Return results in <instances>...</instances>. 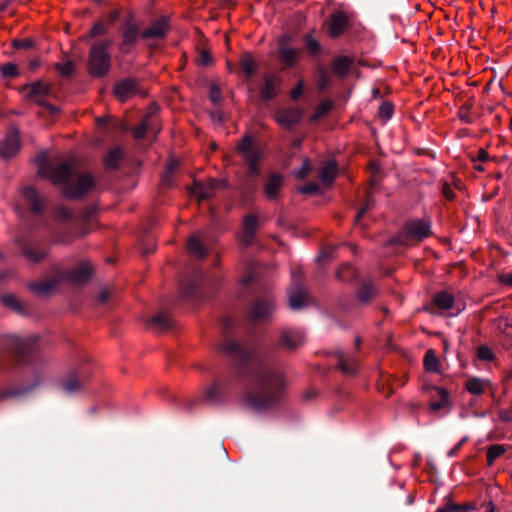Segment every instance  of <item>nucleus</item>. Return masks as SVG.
<instances>
[{
	"label": "nucleus",
	"instance_id": "obj_55",
	"mask_svg": "<svg viewBox=\"0 0 512 512\" xmlns=\"http://www.w3.org/2000/svg\"><path fill=\"white\" fill-rule=\"evenodd\" d=\"M304 83L299 81L297 85L291 90L290 96L292 99L299 98L303 93Z\"/></svg>",
	"mask_w": 512,
	"mask_h": 512
},
{
	"label": "nucleus",
	"instance_id": "obj_20",
	"mask_svg": "<svg viewBox=\"0 0 512 512\" xmlns=\"http://www.w3.org/2000/svg\"><path fill=\"white\" fill-rule=\"evenodd\" d=\"M280 84L279 77L275 75H267L264 77V84L261 89V95L264 99H271L277 94V89Z\"/></svg>",
	"mask_w": 512,
	"mask_h": 512
},
{
	"label": "nucleus",
	"instance_id": "obj_31",
	"mask_svg": "<svg viewBox=\"0 0 512 512\" xmlns=\"http://www.w3.org/2000/svg\"><path fill=\"white\" fill-rule=\"evenodd\" d=\"M338 367L346 374H354L357 371L358 364L354 359H350L343 353H340Z\"/></svg>",
	"mask_w": 512,
	"mask_h": 512
},
{
	"label": "nucleus",
	"instance_id": "obj_25",
	"mask_svg": "<svg viewBox=\"0 0 512 512\" xmlns=\"http://www.w3.org/2000/svg\"><path fill=\"white\" fill-rule=\"evenodd\" d=\"M433 305L441 310H449L454 305V298L446 291H441L433 297Z\"/></svg>",
	"mask_w": 512,
	"mask_h": 512
},
{
	"label": "nucleus",
	"instance_id": "obj_14",
	"mask_svg": "<svg viewBox=\"0 0 512 512\" xmlns=\"http://www.w3.org/2000/svg\"><path fill=\"white\" fill-rule=\"evenodd\" d=\"M348 23V18L344 12H336L330 16L328 28L329 33L333 37H337L342 34Z\"/></svg>",
	"mask_w": 512,
	"mask_h": 512
},
{
	"label": "nucleus",
	"instance_id": "obj_54",
	"mask_svg": "<svg viewBox=\"0 0 512 512\" xmlns=\"http://www.w3.org/2000/svg\"><path fill=\"white\" fill-rule=\"evenodd\" d=\"M57 67H58L60 74L63 76L70 75L73 70V64H72V62H69V61L65 62L63 64H59Z\"/></svg>",
	"mask_w": 512,
	"mask_h": 512
},
{
	"label": "nucleus",
	"instance_id": "obj_9",
	"mask_svg": "<svg viewBox=\"0 0 512 512\" xmlns=\"http://www.w3.org/2000/svg\"><path fill=\"white\" fill-rule=\"evenodd\" d=\"M404 234L407 238L420 241L431 234V225L425 220H412L404 228Z\"/></svg>",
	"mask_w": 512,
	"mask_h": 512
},
{
	"label": "nucleus",
	"instance_id": "obj_50",
	"mask_svg": "<svg viewBox=\"0 0 512 512\" xmlns=\"http://www.w3.org/2000/svg\"><path fill=\"white\" fill-rule=\"evenodd\" d=\"M477 356L481 360L490 361L493 359V352L487 346H480L477 350Z\"/></svg>",
	"mask_w": 512,
	"mask_h": 512
},
{
	"label": "nucleus",
	"instance_id": "obj_49",
	"mask_svg": "<svg viewBox=\"0 0 512 512\" xmlns=\"http://www.w3.org/2000/svg\"><path fill=\"white\" fill-rule=\"evenodd\" d=\"M453 512H467L470 510H477L478 505L476 503L469 504H450Z\"/></svg>",
	"mask_w": 512,
	"mask_h": 512
},
{
	"label": "nucleus",
	"instance_id": "obj_8",
	"mask_svg": "<svg viewBox=\"0 0 512 512\" xmlns=\"http://www.w3.org/2000/svg\"><path fill=\"white\" fill-rule=\"evenodd\" d=\"M20 149L19 131L11 128L5 138L0 142V156L2 158L13 157Z\"/></svg>",
	"mask_w": 512,
	"mask_h": 512
},
{
	"label": "nucleus",
	"instance_id": "obj_47",
	"mask_svg": "<svg viewBox=\"0 0 512 512\" xmlns=\"http://www.w3.org/2000/svg\"><path fill=\"white\" fill-rule=\"evenodd\" d=\"M378 114L383 119H389L393 114V105L389 102H384L379 107Z\"/></svg>",
	"mask_w": 512,
	"mask_h": 512
},
{
	"label": "nucleus",
	"instance_id": "obj_7",
	"mask_svg": "<svg viewBox=\"0 0 512 512\" xmlns=\"http://www.w3.org/2000/svg\"><path fill=\"white\" fill-rule=\"evenodd\" d=\"M279 59L286 67H293L301 58L299 48L290 45V36L282 35L279 38Z\"/></svg>",
	"mask_w": 512,
	"mask_h": 512
},
{
	"label": "nucleus",
	"instance_id": "obj_28",
	"mask_svg": "<svg viewBox=\"0 0 512 512\" xmlns=\"http://www.w3.org/2000/svg\"><path fill=\"white\" fill-rule=\"evenodd\" d=\"M0 301L5 307H8L18 313L24 312V307H23L22 302L18 299L17 296H15L13 294L2 295L0 297Z\"/></svg>",
	"mask_w": 512,
	"mask_h": 512
},
{
	"label": "nucleus",
	"instance_id": "obj_19",
	"mask_svg": "<svg viewBox=\"0 0 512 512\" xmlns=\"http://www.w3.org/2000/svg\"><path fill=\"white\" fill-rule=\"evenodd\" d=\"M423 364L426 374L442 375L441 363L432 349L426 351Z\"/></svg>",
	"mask_w": 512,
	"mask_h": 512
},
{
	"label": "nucleus",
	"instance_id": "obj_13",
	"mask_svg": "<svg viewBox=\"0 0 512 512\" xmlns=\"http://www.w3.org/2000/svg\"><path fill=\"white\" fill-rule=\"evenodd\" d=\"M302 112L298 109H280L275 113V120L283 127H290L301 119Z\"/></svg>",
	"mask_w": 512,
	"mask_h": 512
},
{
	"label": "nucleus",
	"instance_id": "obj_38",
	"mask_svg": "<svg viewBox=\"0 0 512 512\" xmlns=\"http://www.w3.org/2000/svg\"><path fill=\"white\" fill-rule=\"evenodd\" d=\"M139 35L138 29L135 25L129 24L123 31V45L133 44Z\"/></svg>",
	"mask_w": 512,
	"mask_h": 512
},
{
	"label": "nucleus",
	"instance_id": "obj_12",
	"mask_svg": "<svg viewBox=\"0 0 512 512\" xmlns=\"http://www.w3.org/2000/svg\"><path fill=\"white\" fill-rule=\"evenodd\" d=\"M274 309L271 298L259 299L251 307L250 315L253 319H263L269 316Z\"/></svg>",
	"mask_w": 512,
	"mask_h": 512
},
{
	"label": "nucleus",
	"instance_id": "obj_34",
	"mask_svg": "<svg viewBox=\"0 0 512 512\" xmlns=\"http://www.w3.org/2000/svg\"><path fill=\"white\" fill-rule=\"evenodd\" d=\"M375 295L376 289L370 282H364L358 291V299L362 303L369 302Z\"/></svg>",
	"mask_w": 512,
	"mask_h": 512
},
{
	"label": "nucleus",
	"instance_id": "obj_21",
	"mask_svg": "<svg viewBox=\"0 0 512 512\" xmlns=\"http://www.w3.org/2000/svg\"><path fill=\"white\" fill-rule=\"evenodd\" d=\"M289 305L292 309H300L308 302V295L301 287H296L289 291Z\"/></svg>",
	"mask_w": 512,
	"mask_h": 512
},
{
	"label": "nucleus",
	"instance_id": "obj_39",
	"mask_svg": "<svg viewBox=\"0 0 512 512\" xmlns=\"http://www.w3.org/2000/svg\"><path fill=\"white\" fill-rule=\"evenodd\" d=\"M305 48L311 56H316L321 50L319 42L311 35L307 34L304 37Z\"/></svg>",
	"mask_w": 512,
	"mask_h": 512
},
{
	"label": "nucleus",
	"instance_id": "obj_58",
	"mask_svg": "<svg viewBox=\"0 0 512 512\" xmlns=\"http://www.w3.org/2000/svg\"><path fill=\"white\" fill-rule=\"evenodd\" d=\"M56 216L60 220H65V219H70L71 214H70L69 210H67L66 208L60 207L56 211Z\"/></svg>",
	"mask_w": 512,
	"mask_h": 512
},
{
	"label": "nucleus",
	"instance_id": "obj_30",
	"mask_svg": "<svg viewBox=\"0 0 512 512\" xmlns=\"http://www.w3.org/2000/svg\"><path fill=\"white\" fill-rule=\"evenodd\" d=\"M350 67V60L346 56H338L332 63L334 73L343 77L347 74Z\"/></svg>",
	"mask_w": 512,
	"mask_h": 512
},
{
	"label": "nucleus",
	"instance_id": "obj_35",
	"mask_svg": "<svg viewBox=\"0 0 512 512\" xmlns=\"http://www.w3.org/2000/svg\"><path fill=\"white\" fill-rule=\"evenodd\" d=\"M487 382L483 379L473 377L466 382V389L474 395H480L484 392Z\"/></svg>",
	"mask_w": 512,
	"mask_h": 512
},
{
	"label": "nucleus",
	"instance_id": "obj_48",
	"mask_svg": "<svg viewBox=\"0 0 512 512\" xmlns=\"http://www.w3.org/2000/svg\"><path fill=\"white\" fill-rule=\"evenodd\" d=\"M1 73L4 77H15L18 74V68L13 63H7L1 66Z\"/></svg>",
	"mask_w": 512,
	"mask_h": 512
},
{
	"label": "nucleus",
	"instance_id": "obj_43",
	"mask_svg": "<svg viewBox=\"0 0 512 512\" xmlns=\"http://www.w3.org/2000/svg\"><path fill=\"white\" fill-rule=\"evenodd\" d=\"M318 74L319 77L317 80V87L319 90H324L328 87L330 83L329 75L327 74L325 68L322 66L318 68Z\"/></svg>",
	"mask_w": 512,
	"mask_h": 512
},
{
	"label": "nucleus",
	"instance_id": "obj_18",
	"mask_svg": "<svg viewBox=\"0 0 512 512\" xmlns=\"http://www.w3.org/2000/svg\"><path fill=\"white\" fill-rule=\"evenodd\" d=\"M84 234V232H82ZM81 233L74 230L71 224H67L58 228L57 233L53 237V241L59 244H68L76 239Z\"/></svg>",
	"mask_w": 512,
	"mask_h": 512
},
{
	"label": "nucleus",
	"instance_id": "obj_5",
	"mask_svg": "<svg viewBox=\"0 0 512 512\" xmlns=\"http://www.w3.org/2000/svg\"><path fill=\"white\" fill-rule=\"evenodd\" d=\"M434 379L425 375L423 377L422 390L429 397V408L433 412L449 411L451 408L449 392L446 388L432 384Z\"/></svg>",
	"mask_w": 512,
	"mask_h": 512
},
{
	"label": "nucleus",
	"instance_id": "obj_63",
	"mask_svg": "<svg viewBox=\"0 0 512 512\" xmlns=\"http://www.w3.org/2000/svg\"><path fill=\"white\" fill-rule=\"evenodd\" d=\"M466 441H467V438H466V437H465V438H463V439H462V440H461V441H460V442H459L455 447H453V448L449 451L448 455H449V456H454V455L457 453V451L460 449V447H461V446H462Z\"/></svg>",
	"mask_w": 512,
	"mask_h": 512
},
{
	"label": "nucleus",
	"instance_id": "obj_52",
	"mask_svg": "<svg viewBox=\"0 0 512 512\" xmlns=\"http://www.w3.org/2000/svg\"><path fill=\"white\" fill-rule=\"evenodd\" d=\"M146 131H147V123H146V121H144L133 129L132 134H133L134 138L140 139L145 136Z\"/></svg>",
	"mask_w": 512,
	"mask_h": 512
},
{
	"label": "nucleus",
	"instance_id": "obj_36",
	"mask_svg": "<svg viewBox=\"0 0 512 512\" xmlns=\"http://www.w3.org/2000/svg\"><path fill=\"white\" fill-rule=\"evenodd\" d=\"M240 67L247 76L252 75L256 69L254 57L249 53L243 54L240 59Z\"/></svg>",
	"mask_w": 512,
	"mask_h": 512
},
{
	"label": "nucleus",
	"instance_id": "obj_16",
	"mask_svg": "<svg viewBox=\"0 0 512 512\" xmlns=\"http://www.w3.org/2000/svg\"><path fill=\"white\" fill-rule=\"evenodd\" d=\"M257 227L258 222L256 216L248 215L244 218L241 241L245 245H250L253 242Z\"/></svg>",
	"mask_w": 512,
	"mask_h": 512
},
{
	"label": "nucleus",
	"instance_id": "obj_22",
	"mask_svg": "<svg viewBox=\"0 0 512 512\" xmlns=\"http://www.w3.org/2000/svg\"><path fill=\"white\" fill-rule=\"evenodd\" d=\"M283 178L279 174H271L264 187V193L269 199L277 197L282 187Z\"/></svg>",
	"mask_w": 512,
	"mask_h": 512
},
{
	"label": "nucleus",
	"instance_id": "obj_57",
	"mask_svg": "<svg viewBox=\"0 0 512 512\" xmlns=\"http://www.w3.org/2000/svg\"><path fill=\"white\" fill-rule=\"evenodd\" d=\"M318 191L317 184L310 183L299 188V192L303 194H313Z\"/></svg>",
	"mask_w": 512,
	"mask_h": 512
},
{
	"label": "nucleus",
	"instance_id": "obj_4",
	"mask_svg": "<svg viewBox=\"0 0 512 512\" xmlns=\"http://www.w3.org/2000/svg\"><path fill=\"white\" fill-rule=\"evenodd\" d=\"M110 44V41H100L91 47L88 68L93 76L102 77L109 71L110 54L108 48Z\"/></svg>",
	"mask_w": 512,
	"mask_h": 512
},
{
	"label": "nucleus",
	"instance_id": "obj_1",
	"mask_svg": "<svg viewBox=\"0 0 512 512\" xmlns=\"http://www.w3.org/2000/svg\"><path fill=\"white\" fill-rule=\"evenodd\" d=\"M221 351L241 364L247 365L249 388L243 397V405L256 412L274 407L285 395L286 381L283 373L254 363V351L226 339Z\"/></svg>",
	"mask_w": 512,
	"mask_h": 512
},
{
	"label": "nucleus",
	"instance_id": "obj_37",
	"mask_svg": "<svg viewBox=\"0 0 512 512\" xmlns=\"http://www.w3.org/2000/svg\"><path fill=\"white\" fill-rule=\"evenodd\" d=\"M223 387L218 383L211 384L205 392V400L211 403L218 402L222 393Z\"/></svg>",
	"mask_w": 512,
	"mask_h": 512
},
{
	"label": "nucleus",
	"instance_id": "obj_2",
	"mask_svg": "<svg viewBox=\"0 0 512 512\" xmlns=\"http://www.w3.org/2000/svg\"><path fill=\"white\" fill-rule=\"evenodd\" d=\"M38 173L54 184H64L63 193L68 198H80L94 186L92 176L78 171L74 160L51 167L46 160L40 159Z\"/></svg>",
	"mask_w": 512,
	"mask_h": 512
},
{
	"label": "nucleus",
	"instance_id": "obj_23",
	"mask_svg": "<svg viewBox=\"0 0 512 512\" xmlns=\"http://www.w3.org/2000/svg\"><path fill=\"white\" fill-rule=\"evenodd\" d=\"M22 195L30 203L33 212L39 213L42 211L43 203L33 187L27 186L23 188Z\"/></svg>",
	"mask_w": 512,
	"mask_h": 512
},
{
	"label": "nucleus",
	"instance_id": "obj_53",
	"mask_svg": "<svg viewBox=\"0 0 512 512\" xmlns=\"http://www.w3.org/2000/svg\"><path fill=\"white\" fill-rule=\"evenodd\" d=\"M209 98L214 104H216L220 101L221 92H220V89L216 85L210 86Z\"/></svg>",
	"mask_w": 512,
	"mask_h": 512
},
{
	"label": "nucleus",
	"instance_id": "obj_62",
	"mask_svg": "<svg viewBox=\"0 0 512 512\" xmlns=\"http://www.w3.org/2000/svg\"><path fill=\"white\" fill-rule=\"evenodd\" d=\"M370 205H371V204H370V200H368V201H367V203L365 204V206H364V207H362V208L358 211V213H357V215H356V218H355V221H356V222H359V221H360L361 217H362V216L364 215V213L368 210V208L370 207Z\"/></svg>",
	"mask_w": 512,
	"mask_h": 512
},
{
	"label": "nucleus",
	"instance_id": "obj_10",
	"mask_svg": "<svg viewBox=\"0 0 512 512\" xmlns=\"http://www.w3.org/2000/svg\"><path fill=\"white\" fill-rule=\"evenodd\" d=\"M169 30L168 18L162 16L156 19L147 29H145L141 36L144 39L162 38Z\"/></svg>",
	"mask_w": 512,
	"mask_h": 512
},
{
	"label": "nucleus",
	"instance_id": "obj_29",
	"mask_svg": "<svg viewBox=\"0 0 512 512\" xmlns=\"http://www.w3.org/2000/svg\"><path fill=\"white\" fill-rule=\"evenodd\" d=\"M337 173V166L334 161H328L323 167L320 169V178L324 183H331Z\"/></svg>",
	"mask_w": 512,
	"mask_h": 512
},
{
	"label": "nucleus",
	"instance_id": "obj_33",
	"mask_svg": "<svg viewBox=\"0 0 512 512\" xmlns=\"http://www.w3.org/2000/svg\"><path fill=\"white\" fill-rule=\"evenodd\" d=\"M171 324H172L171 318L166 313H159V314L153 316L149 321L150 326H154L160 330L168 329Z\"/></svg>",
	"mask_w": 512,
	"mask_h": 512
},
{
	"label": "nucleus",
	"instance_id": "obj_45",
	"mask_svg": "<svg viewBox=\"0 0 512 512\" xmlns=\"http://www.w3.org/2000/svg\"><path fill=\"white\" fill-rule=\"evenodd\" d=\"M335 247L327 246L323 248L319 256L317 257V261L319 263H325L330 261L334 257Z\"/></svg>",
	"mask_w": 512,
	"mask_h": 512
},
{
	"label": "nucleus",
	"instance_id": "obj_24",
	"mask_svg": "<svg viewBox=\"0 0 512 512\" xmlns=\"http://www.w3.org/2000/svg\"><path fill=\"white\" fill-rule=\"evenodd\" d=\"M31 338L23 339L15 335H10L7 337V344L13 349L17 354H25L29 351V346L32 343Z\"/></svg>",
	"mask_w": 512,
	"mask_h": 512
},
{
	"label": "nucleus",
	"instance_id": "obj_60",
	"mask_svg": "<svg viewBox=\"0 0 512 512\" xmlns=\"http://www.w3.org/2000/svg\"><path fill=\"white\" fill-rule=\"evenodd\" d=\"M211 55L208 51H202L199 55V62L203 65H208L211 63Z\"/></svg>",
	"mask_w": 512,
	"mask_h": 512
},
{
	"label": "nucleus",
	"instance_id": "obj_26",
	"mask_svg": "<svg viewBox=\"0 0 512 512\" xmlns=\"http://www.w3.org/2000/svg\"><path fill=\"white\" fill-rule=\"evenodd\" d=\"M187 250L189 254L196 258H204L207 254L205 248L196 235H193L188 239Z\"/></svg>",
	"mask_w": 512,
	"mask_h": 512
},
{
	"label": "nucleus",
	"instance_id": "obj_32",
	"mask_svg": "<svg viewBox=\"0 0 512 512\" xmlns=\"http://www.w3.org/2000/svg\"><path fill=\"white\" fill-rule=\"evenodd\" d=\"M507 451V447L503 444H494L487 448V464L492 466L495 460L501 457Z\"/></svg>",
	"mask_w": 512,
	"mask_h": 512
},
{
	"label": "nucleus",
	"instance_id": "obj_42",
	"mask_svg": "<svg viewBox=\"0 0 512 512\" xmlns=\"http://www.w3.org/2000/svg\"><path fill=\"white\" fill-rule=\"evenodd\" d=\"M82 385L76 377H70L62 383V388L67 393H74L81 389Z\"/></svg>",
	"mask_w": 512,
	"mask_h": 512
},
{
	"label": "nucleus",
	"instance_id": "obj_11",
	"mask_svg": "<svg viewBox=\"0 0 512 512\" xmlns=\"http://www.w3.org/2000/svg\"><path fill=\"white\" fill-rule=\"evenodd\" d=\"M305 334L298 329L284 330L281 334L280 344L283 347L294 349L304 343Z\"/></svg>",
	"mask_w": 512,
	"mask_h": 512
},
{
	"label": "nucleus",
	"instance_id": "obj_27",
	"mask_svg": "<svg viewBox=\"0 0 512 512\" xmlns=\"http://www.w3.org/2000/svg\"><path fill=\"white\" fill-rule=\"evenodd\" d=\"M23 255L26 259L33 263H37L45 258L47 255V251L43 250L37 246H29L23 249Z\"/></svg>",
	"mask_w": 512,
	"mask_h": 512
},
{
	"label": "nucleus",
	"instance_id": "obj_46",
	"mask_svg": "<svg viewBox=\"0 0 512 512\" xmlns=\"http://www.w3.org/2000/svg\"><path fill=\"white\" fill-rule=\"evenodd\" d=\"M311 169V163L307 159H305L302 163L301 168L294 171V176L298 179H304L311 171Z\"/></svg>",
	"mask_w": 512,
	"mask_h": 512
},
{
	"label": "nucleus",
	"instance_id": "obj_51",
	"mask_svg": "<svg viewBox=\"0 0 512 512\" xmlns=\"http://www.w3.org/2000/svg\"><path fill=\"white\" fill-rule=\"evenodd\" d=\"M332 108V102L329 100L322 101L316 108V117L326 114Z\"/></svg>",
	"mask_w": 512,
	"mask_h": 512
},
{
	"label": "nucleus",
	"instance_id": "obj_15",
	"mask_svg": "<svg viewBox=\"0 0 512 512\" xmlns=\"http://www.w3.org/2000/svg\"><path fill=\"white\" fill-rule=\"evenodd\" d=\"M114 93L121 101H125L136 93V82L130 78L123 79L116 83Z\"/></svg>",
	"mask_w": 512,
	"mask_h": 512
},
{
	"label": "nucleus",
	"instance_id": "obj_41",
	"mask_svg": "<svg viewBox=\"0 0 512 512\" xmlns=\"http://www.w3.org/2000/svg\"><path fill=\"white\" fill-rule=\"evenodd\" d=\"M121 160V151L118 148L111 150L105 158V165L108 168H116Z\"/></svg>",
	"mask_w": 512,
	"mask_h": 512
},
{
	"label": "nucleus",
	"instance_id": "obj_59",
	"mask_svg": "<svg viewBox=\"0 0 512 512\" xmlns=\"http://www.w3.org/2000/svg\"><path fill=\"white\" fill-rule=\"evenodd\" d=\"M477 510L480 512H494V504L491 501L481 503Z\"/></svg>",
	"mask_w": 512,
	"mask_h": 512
},
{
	"label": "nucleus",
	"instance_id": "obj_6",
	"mask_svg": "<svg viewBox=\"0 0 512 512\" xmlns=\"http://www.w3.org/2000/svg\"><path fill=\"white\" fill-rule=\"evenodd\" d=\"M237 150L247 165L249 177L258 176V164L262 157L261 148L254 143L250 136L246 135L239 142Z\"/></svg>",
	"mask_w": 512,
	"mask_h": 512
},
{
	"label": "nucleus",
	"instance_id": "obj_56",
	"mask_svg": "<svg viewBox=\"0 0 512 512\" xmlns=\"http://www.w3.org/2000/svg\"><path fill=\"white\" fill-rule=\"evenodd\" d=\"M106 31L105 25L103 23H96L90 31L92 37L102 35Z\"/></svg>",
	"mask_w": 512,
	"mask_h": 512
},
{
	"label": "nucleus",
	"instance_id": "obj_40",
	"mask_svg": "<svg viewBox=\"0 0 512 512\" xmlns=\"http://www.w3.org/2000/svg\"><path fill=\"white\" fill-rule=\"evenodd\" d=\"M336 276L341 281H348L356 276V271L352 265L344 264L338 269Z\"/></svg>",
	"mask_w": 512,
	"mask_h": 512
},
{
	"label": "nucleus",
	"instance_id": "obj_64",
	"mask_svg": "<svg viewBox=\"0 0 512 512\" xmlns=\"http://www.w3.org/2000/svg\"><path fill=\"white\" fill-rule=\"evenodd\" d=\"M502 282L512 287V273L503 276Z\"/></svg>",
	"mask_w": 512,
	"mask_h": 512
},
{
	"label": "nucleus",
	"instance_id": "obj_17",
	"mask_svg": "<svg viewBox=\"0 0 512 512\" xmlns=\"http://www.w3.org/2000/svg\"><path fill=\"white\" fill-rule=\"evenodd\" d=\"M218 187V180L210 179L207 183L195 182L192 193L203 200L213 195L214 190Z\"/></svg>",
	"mask_w": 512,
	"mask_h": 512
},
{
	"label": "nucleus",
	"instance_id": "obj_44",
	"mask_svg": "<svg viewBox=\"0 0 512 512\" xmlns=\"http://www.w3.org/2000/svg\"><path fill=\"white\" fill-rule=\"evenodd\" d=\"M48 86L45 83L37 82L30 86V95L31 96H41L46 95L48 93Z\"/></svg>",
	"mask_w": 512,
	"mask_h": 512
},
{
	"label": "nucleus",
	"instance_id": "obj_61",
	"mask_svg": "<svg viewBox=\"0 0 512 512\" xmlns=\"http://www.w3.org/2000/svg\"><path fill=\"white\" fill-rule=\"evenodd\" d=\"M442 193H443L444 197L448 200H452L454 197V193L448 184L443 185Z\"/></svg>",
	"mask_w": 512,
	"mask_h": 512
},
{
	"label": "nucleus",
	"instance_id": "obj_3",
	"mask_svg": "<svg viewBox=\"0 0 512 512\" xmlns=\"http://www.w3.org/2000/svg\"><path fill=\"white\" fill-rule=\"evenodd\" d=\"M92 274V268L88 262L79 264L74 269H71L65 273H61L57 280H45L40 283L33 284L32 290L39 295H47L54 288L60 280H65L74 285H81L86 283Z\"/></svg>",
	"mask_w": 512,
	"mask_h": 512
}]
</instances>
